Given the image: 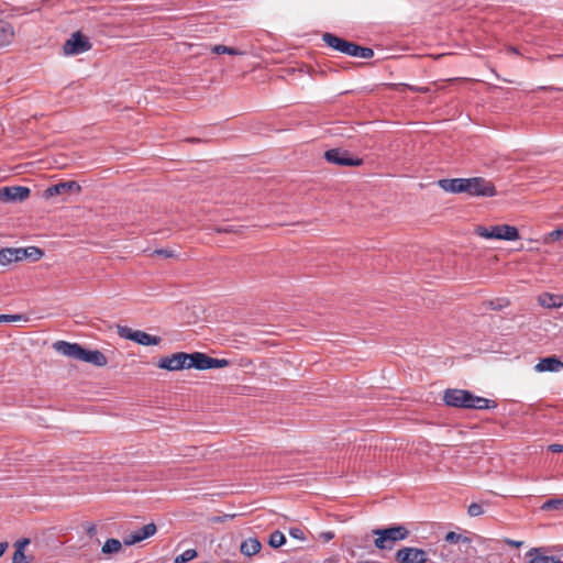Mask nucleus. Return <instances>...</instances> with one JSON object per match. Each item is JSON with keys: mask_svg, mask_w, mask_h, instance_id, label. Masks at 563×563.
Instances as JSON below:
<instances>
[{"mask_svg": "<svg viewBox=\"0 0 563 563\" xmlns=\"http://www.w3.org/2000/svg\"><path fill=\"white\" fill-rule=\"evenodd\" d=\"M540 90H553L554 88L553 87H545V86H542L539 88Z\"/></svg>", "mask_w": 563, "mask_h": 563, "instance_id": "obj_51", "label": "nucleus"}, {"mask_svg": "<svg viewBox=\"0 0 563 563\" xmlns=\"http://www.w3.org/2000/svg\"><path fill=\"white\" fill-rule=\"evenodd\" d=\"M438 185L441 189L452 194H465L466 178H445L440 179Z\"/></svg>", "mask_w": 563, "mask_h": 563, "instance_id": "obj_15", "label": "nucleus"}, {"mask_svg": "<svg viewBox=\"0 0 563 563\" xmlns=\"http://www.w3.org/2000/svg\"><path fill=\"white\" fill-rule=\"evenodd\" d=\"M429 550H422L412 547L399 549L395 554V560L399 563H429Z\"/></svg>", "mask_w": 563, "mask_h": 563, "instance_id": "obj_8", "label": "nucleus"}, {"mask_svg": "<svg viewBox=\"0 0 563 563\" xmlns=\"http://www.w3.org/2000/svg\"><path fill=\"white\" fill-rule=\"evenodd\" d=\"M489 306H490V308H492L493 310L500 309V308L503 307L501 305H498V303H495V306H494V302H493V301H490V302H489Z\"/></svg>", "mask_w": 563, "mask_h": 563, "instance_id": "obj_49", "label": "nucleus"}, {"mask_svg": "<svg viewBox=\"0 0 563 563\" xmlns=\"http://www.w3.org/2000/svg\"><path fill=\"white\" fill-rule=\"evenodd\" d=\"M134 336H135L134 342H136L137 344H141V345H145V346L157 345L162 341V339L159 336L151 335L141 330H135Z\"/></svg>", "mask_w": 563, "mask_h": 563, "instance_id": "obj_22", "label": "nucleus"}, {"mask_svg": "<svg viewBox=\"0 0 563 563\" xmlns=\"http://www.w3.org/2000/svg\"><path fill=\"white\" fill-rule=\"evenodd\" d=\"M350 56L368 59L374 56V51L371 47L361 46V45L354 43L352 53Z\"/></svg>", "mask_w": 563, "mask_h": 563, "instance_id": "obj_25", "label": "nucleus"}, {"mask_svg": "<svg viewBox=\"0 0 563 563\" xmlns=\"http://www.w3.org/2000/svg\"><path fill=\"white\" fill-rule=\"evenodd\" d=\"M489 306H490V308H492L493 310L500 309V308L503 307L501 305H498V303H495V306H494V302H493V301H490V302H489Z\"/></svg>", "mask_w": 563, "mask_h": 563, "instance_id": "obj_50", "label": "nucleus"}, {"mask_svg": "<svg viewBox=\"0 0 563 563\" xmlns=\"http://www.w3.org/2000/svg\"><path fill=\"white\" fill-rule=\"evenodd\" d=\"M465 194L472 197H494L497 191L493 181L484 177H471L466 178Z\"/></svg>", "mask_w": 563, "mask_h": 563, "instance_id": "obj_6", "label": "nucleus"}, {"mask_svg": "<svg viewBox=\"0 0 563 563\" xmlns=\"http://www.w3.org/2000/svg\"><path fill=\"white\" fill-rule=\"evenodd\" d=\"M157 531V527L155 523L151 522L143 526L141 529L134 531L130 536L123 539V544L126 547L133 545L137 542H141L147 538L154 536Z\"/></svg>", "mask_w": 563, "mask_h": 563, "instance_id": "obj_14", "label": "nucleus"}, {"mask_svg": "<svg viewBox=\"0 0 563 563\" xmlns=\"http://www.w3.org/2000/svg\"><path fill=\"white\" fill-rule=\"evenodd\" d=\"M22 251H25V258L29 257L33 261H38L43 256V251L36 246L22 247Z\"/></svg>", "mask_w": 563, "mask_h": 563, "instance_id": "obj_30", "label": "nucleus"}, {"mask_svg": "<svg viewBox=\"0 0 563 563\" xmlns=\"http://www.w3.org/2000/svg\"><path fill=\"white\" fill-rule=\"evenodd\" d=\"M289 534H290V537H292L294 539H297V540L302 541L306 539L305 532L300 528H290Z\"/></svg>", "mask_w": 563, "mask_h": 563, "instance_id": "obj_37", "label": "nucleus"}, {"mask_svg": "<svg viewBox=\"0 0 563 563\" xmlns=\"http://www.w3.org/2000/svg\"><path fill=\"white\" fill-rule=\"evenodd\" d=\"M324 157L329 163L340 166H360L363 161L358 157H352L346 150L331 148L324 153Z\"/></svg>", "mask_w": 563, "mask_h": 563, "instance_id": "obj_9", "label": "nucleus"}, {"mask_svg": "<svg viewBox=\"0 0 563 563\" xmlns=\"http://www.w3.org/2000/svg\"><path fill=\"white\" fill-rule=\"evenodd\" d=\"M527 556L530 559L529 563H562L559 558L548 555L545 548H532Z\"/></svg>", "mask_w": 563, "mask_h": 563, "instance_id": "obj_17", "label": "nucleus"}, {"mask_svg": "<svg viewBox=\"0 0 563 563\" xmlns=\"http://www.w3.org/2000/svg\"><path fill=\"white\" fill-rule=\"evenodd\" d=\"M536 372H560L563 369V362L555 355L541 358L534 366Z\"/></svg>", "mask_w": 563, "mask_h": 563, "instance_id": "obj_18", "label": "nucleus"}, {"mask_svg": "<svg viewBox=\"0 0 563 563\" xmlns=\"http://www.w3.org/2000/svg\"><path fill=\"white\" fill-rule=\"evenodd\" d=\"M321 538L325 541V542H329L330 540H332L334 538V533L332 531H327V532H322L321 533Z\"/></svg>", "mask_w": 563, "mask_h": 563, "instance_id": "obj_41", "label": "nucleus"}, {"mask_svg": "<svg viewBox=\"0 0 563 563\" xmlns=\"http://www.w3.org/2000/svg\"><path fill=\"white\" fill-rule=\"evenodd\" d=\"M118 334L120 338L134 341L135 330H132L129 327L125 325H118Z\"/></svg>", "mask_w": 563, "mask_h": 563, "instance_id": "obj_32", "label": "nucleus"}, {"mask_svg": "<svg viewBox=\"0 0 563 563\" xmlns=\"http://www.w3.org/2000/svg\"><path fill=\"white\" fill-rule=\"evenodd\" d=\"M409 533V530L402 525L372 530V534L376 537L374 540L375 548L388 551L393 550L398 541L406 540Z\"/></svg>", "mask_w": 563, "mask_h": 563, "instance_id": "obj_4", "label": "nucleus"}, {"mask_svg": "<svg viewBox=\"0 0 563 563\" xmlns=\"http://www.w3.org/2000/svg\"><path fill=\"white\" fill-rule=\"evenodd\" d=\"M211 52L214 54H229V55H242L243 52H241L238 48L225 46L222 44L213 45L211 47Z\"/></svg>", "mask_w": 563, "mask_h": 563, "instance_id": "obj_28", "label": "nucleus"}, {"mask_svg": "<svg viewBox=\"0 0 563 563\" xmlns=\"http://www.w3.org/2000/svg\"><path fill=\"white\" fill-rule=\"evenodd\" d=\"M322 41L329 47L349 56L351 55L354 45V42L346 41L333 33H324L322 35Z\"/></svg>", "mask_w": 563, "mask_h": 563, "instance_id": "obj_12", "label": "nucleus"}, {"mask_svg": "<svg viewBox=\"0 0 563 563\" xmlns=\"http://www.w3.org/2000/svg\"><path fill=\"white\" fill-rule=\"evenodd\" d=\"M188 353L177 352L159 358L157 366L167 371L185 369L187 366Z\"/></svg>", "mask_w": 563, "mask_h": 563, "instance_id": "obj_11", "label": "nucleus"}, {"mask_svg": "<svg viewBox=\"0 0 563 563\" xmlns=\"http://www.w3.org/2000/svg\"><path fill=\"white\" fill-rule=\"evenodd\" d=\"M122 544L123 542L120 540L110 538L103 543L101 552L107 555L118 553L121 551Z\"/></svg>", "mask_w": 563, "mask_h": 563, "instance_id": "obj_24", "label": "nucleus"}, {"mask_svg": "<svg viewBox=\"0 0 563 563\" xmlns=\"http://www.w3.org/2000/svg\"><path fill=\"white\" fill-rule=\"evenodd\" d=\"M196 556L197 551L195 549H188L175 559V563H187L194 560Z\"/></svg>", "mask_w": 563, "mask_h": 563, "instance_id": "obj_29", "label": "nucleus"}, {"mask_svg": "<svg viewBox=\"0 0 563 563\" xmlns=\"http://www.w3.org/2000/svg\"><path fill=\"white\" fill-rule=\"evenodd\" d=\"M29 542H30V541H29L27 539H24V540H22V541H19V542H18V547H21V549L23 550V548H24L26 544H29Z\"/></svg>", "mask_w": 563, "mask_h": 563, "instance_id": "obj_47", "label": "nucleus"}, {"mask_svg": "<svg viewBox=\"0 0 563 563\" xmlns=\"http://www.w3.org/2000/svg\"><path fill=\"white\" fill-rule=\"evenodd\" d=\"M187 141H188V142H200V140H199V139H188Z\"/></svg>", "mask_w": 563, "mask_h": 563, "instance_id": "obj_52", "label": "nucleus"}, {"mask_svg": "<svg viewBox=\"0 0 563 563\" xmlns=\"http://www.w3.org/2000/svg\"><path fill=\"white\" fill-rule=\"evenodd\" d=\"M86 532L89 537H93L97 533V528L95 525H89L86 529Z\"/></svg>", "mask_w": 563, "mask_h": 563, "instance_id": "obj_43", "label": "nucleus"}, {"mask_svg": "<svg viewBox=\"0 0 563 563\" xmlns=\"http://www.w3.org/2000/svg\"><path fill=\"white\" fill-rule=\"evenodd\" d=\"M261 542L256 538H249L241 543L240 550L246 556H252L260 552Z\"/></svg>", "mask_w": 563, "mask_h": 563, "instance_id": "obj_23", "label": "nucleus"}, {"mask_svg": "<svg viewBox=\"0 0 563 563\" xmlns=\"http://www.w3.org/2000/svg\"><path fill=\"white\" fill-rule=\"evenodd\" d=\"M27 317L24 314H0V323L1 322H16V321H27Z\"/></svg>", "mask_w": 563, "mask_h": 563, "instance_id": "obj_34", "label": "nucleus"}, {"mask_svg": "<svg viewBox=\"0 0 563 563\" xmlns=\"http://www.w3.org/2000/svg\"><path fill=\"white\" fill-rule=\"evenodd\" d=\"M187 366L186 368H196L200 371L208 369V358L209 355L201 352H194L188 354Z\"/></svg>", "mask_w": 563, "mask_h": 563, "instance_id": "obj_19", "label": "nucleus"}, {"mask_svg": "<svg viewBox=\"0 0 563 563\" xmlns=\"http://www.w3.org/2000/svg\"><path fill=\"white\" fill-rule=\"evenodd\" d=\"M8 548V543L7 542H0V558L3 555L4 551L7 550Z\"/></svg>", "mask_w": 563, "mask_h": 563, "instance_id": "obj_46", "label": "nucleus"}, {"mask_svg": "<svg viewBox=\"0 0 563 563\" xmlns=\"http://www.w3.org/2000/svg\"><path fill=\"white\" fill-rule=\"evenodd\" d=\"M91 47L89 37L77 31L64 43L63 53L66 56H75L90 51Z\"/></svg>", "mask_w": 563, "mask_h": 563, "instance_id": "obj_7", "label": "nucleus"}, {"mask_svg": "<svg viewBox=\"0 0 563 563\" xmlns=\"http://www.w3.org/2000/svg\"><path fill=\"white\" fill-rule=\"evenodd\" d=\"M31 190L24 186L0 187L1 202H21L30 197Z\"/></svg>", "mask_w": 563, "mask_h": 563, "instance_id": "obj_10", "label": "nucleus"}, {"mask_svg": "<svg viewBox=\"0 0 563 563\" xmlns=\"http://www.w3.org/2000/svg\"><path fill=\"white\" fill-rule=\"evenodd\" d=\"M53 349L62 355L74 360L84 361L93 364L95 366L102 367L108 364V360L102 352L98 350H87L78 343H70L60 340L54 342Z\"/></svg>", "mask_w": 563, "mask_h": 563, "instance_id": "obj_3", "label": "nucleus"}, {"mask_svg": "<svg viewBox=\"0 0 563 563\" xmlns=\"http://www.w3.org/2000/svg\"><path fill=\"white\" fill-rule=\"evenodd\" d=\"M243 227H236V225H231V224H227V225H220V227H216L213 228V231L216 233H240L242 231Z\"/></svg>", "mask_w": 563, "mask_h": 563, "instance_id": "obj_31", "label": "nucleus"}, {"mask_svg": "<svg viewBox=\"0 0 563 563\" xmlns=\"http://www.w3.org/2000/svg\"><path fill=\"white\" fill-rule=\"evenodd\" d=\"M483 512H484V510H483V506L481 504L472 503L468 506L467 514L471 517H477V516L482 515Z\"/></svg>", "mask_w": 563, "mask_h": 563, "instance_id": "obj_35", "label": "nucleus"}, {"mask_svg": "<svg viewBox=\"0 0 563 563\" xmlns=\"http://www.w3.org/2000/svg\"><path fill=\"white\" fill-rule=\"evenodd\" d=\"M233 517H234V515H231V516L225 515V516H223V517H216V518H213V520H212V521H213V522H223V521H225L228 518H233Z\"/></svg>", "mask_w": 563, "mask_h": 563, "instance_id": "obj_44", "label": "nucleus"}, {"mask_svg": "<svg viewBox=\"0 0 563 563\" xmlns=\"http://www.w3.org/2000/svg\"><path fill=\"white\" fill-rule=\"evenodd\" d=\"M154 254H157V255L164 256V257H172V256H174V252L170 251V250H167V249L155 250Z\"/></svg>", "mask_w": 563, "mask_h": 563, "instance_id": "obj_39", "label": "nucleus"}, {"mask_svg": "<svg viewBox=\"0 0 563 563\" xmlns=\"http://www.w3.org/2000/svg\"><path fill=\"white\" fill-rule=\"evenodd\" d=\"M25 260V251L22 247H7L0 250V264L9 265Z\"/></svg>", "mask_w": 563, "mask_h": 563, "instance_id": "obj_16", "label": "nucleus"}, {"mask_svg": "<svg viewBox=\"0 0 563 563\" xmlns=\"http://www.w3.org/2000/svg\"><path fill=\"white\" fill-rule=\"evenodd\" d=\"M548 450L552 453L563 452V444L553 443L548 446Z\"/></svg>", "mask_w": 563, "mask_h": 563, "instance_id": "obj_40", "label": "nucleus"}, {"mask_svg": "<svg viewBox=\"0 0 563 563\" xmlns=\"http://www.w3.org/2000/svg\"><path fill=\"white\" fill-rule=\"evenodd\" d=\"M81 189L80 185L75 180L60 181L49 186L44 190L45 198H52L66 192H79Z\"/></svg>", "mask_w": 563, "mask_h": 563, "instance_id": "obj_13", "label": "nucleus"}, {"mask_svg": "<svg viewBox=\"0 0 563 563\" xmlns=\"http://www.w3.org/2000/svg\"><path fill=\"white\" fill-rule=\"evenodd\" d=\"M506 542L515 548H519L523 544L522 541H515V540H510V539H507Z\"/></svg>", "mask_w": 563, "mask_h": 563, "instance_id": "obj_45", "label": "nucleus"}, {"mask_svg": "<svg viewBox=\"0 0 563 563\" xmlns=\"http://www.w3.org/2000/svg\"><path fill=\"white\" fill-rule=\"evenodd\" d=\"M428 550L429 563H465L474 552L471 539L453 531Z\"/></svg>", "mask_w": 563, "mask_h": 563, "instance_id": "obj_1", "label": "nucleus"}, {"mask_svg": "<svg viewBox=\"0 0 563 563\" xmlns=\"http://www.w3.org/2000/svg\"><path fill=\"white\" fill-rule=\"evenodd\" d=\"M230 364V362L225 358H214L209 356L208 358V369L210 368H222Z\"/></svg>", "mask_w": 563, "mask_h": 563, "instance_id": "obj_33", "label": "nucleus"}, {"mask_svg": "<svg viewBox=\"0 0 563 563\" xmlns=\"http://www.w3.org/2000/svg\"><path fill=\"white\" fill-rule=\"evenodd\" d=\"M538 302L545 308H561L563 306V296L544 292L538 297Z\"/></svg>", "mask_w": 563, "mask_h": 563, "instance_id": "obj_21", "label": "nucleus"}, {"mask_svg": "<svg viewBox=\"0 0 563 563\" xmlns=\"http://www.w3.org/2000/svg\"><path fill=\"white\" fill-rule=\"evenodd\" d=\"M443 401L449 407L464 409H494L498 405L495 400L476 396L470 390L449 388L444 391Z\"/></svg>", "mask_w": 563, "mask_h": 563, "instance_id": "obj_2", "label": "nucleus"}, {"mask_svg": "<svg viewBox=\"0 0 563 563\" xmlns=\"http://www.w3.org/2000/svg\"><path fill=\"white\" fill-rule=\"evenodd\" d=\"M550 238L554 241H563V227L552 231Z\"/></svg>", "mask_w": 563, "mask_h": 563, "instance_id": "obj_38", "label": "nucleus"}, {"mask_svg": "<svg viewBox=\"0 0 563 563\" xmlns=\"http://www.w3.org/2000/svg\"><path fill=\"white\" fill-rule=\"evenodd\" d=\"M362 563H379V562H377V561H364Z\"/></svg>", "mask_w": 563, "mask_h": 563, "instance_id": "obj_53", "label": "nucleus"}, {"mask_svg": "<svg viewBox=\"0 0 563 563\" xmlns=\"http://www.w3.org/2000/svg\"><path fill=\"white\" fill-rule=\"evenodd\" d=\"M24 562H26L25 554H24L23 550L21 549V547H18L13 554L12 563H24Z\"/></svg>", "mask_w": 563, "mask_h": 563, "instance_id": "obj_36", "label": "nucleus"}, {"mask_svg": "<svg viewBox=\"0 0 563 563\" xmlns=\"http://www.w3.org/2000/svg\"><path fill=\"white\" fill-rule=\"evenodd\" d=\"M507 49H508V52H510L512 54H519L518 48L515 46H509Z\"/></svg>", "mask_w": 563, "mask_h": 563, "instance_id": "obj_48", "label": "nucleus"}, {"mask_svg": "<svg viewBox=\"0 0 563 563\" xmlns=\"http://www.w3.org/2000/svg\"><path fill=\"white\" fill-rule=\"evenodd\" d=\"M541 510H563V498H551L544 501L541 506Z\"/></svg>", "mask_w": 563, "mask_h": 563, "instance_id": "obj_26", "label": "nucleus"}, {"mask_svg": "<svg viewBox=\"0 0 563 563\" xmlns=\"http://www.w3.org/2000/svg\"><path fill=\"white\" fill-rule=\"evenodd\" d=\"M475 234L487 240L515 241L519 239V231L516 227L509 224H497L492 227L477 225Z\"/></svg>", "mask_w": 563, "mask_h": 563, "instance_id": "obj_5", "label": "nucleus"}, {"mask_svg": "<svg viewBox=\"0 0 563 563\" xmlns=\"http://www.w3.org/2000/svg\"><path fill=\"white\" fill-rule=\"evenodd\" d=\"M409 89L411 91H415V92H421V93H426L429 91V88L428 87H413V86H409Z\"/></svg>", "mask_w": 563, "mask_h": 563, "instance_id": "obj_42", "label": "nucleus"}, {"mask_svg": "<svg viewBox=\"0 0 563 563\" xmlns=\"http://www.w3.org/2000/svg\"><path fill=\"white\" fill-rule=\"evenodd\" d=\"M14 34L13 25L10 22L0 19V48L10 45L14 38Z\"/></svg>", "mask_w": 563, "mask_h": 563, "instance_id": "obj_20", "label": "nucleus"}, {"mask_svg": "<svg viewBox=\"0 0 563 563\" xmlns=\"http://www.w3.org/2000/svg\"><path fill=\"white\" fill-rule=\"evenodd\" d=\"M285 542L286 538L284 533L279 530H275L274 532H272L268 539V544L274 549L282 547Z\"/></svg>", "mask_w": 563, "mask_h": 563, "instance_id": "obj_27", "label": "nucleus"}]
</instances>
